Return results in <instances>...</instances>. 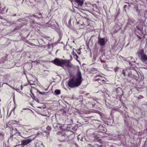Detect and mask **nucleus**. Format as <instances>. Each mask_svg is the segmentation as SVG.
<instances>
[{
  "label": "nucleus",
  "mask_w": 147,
  "mask_h": 147,
  "mask_svg": "<svg viewBox=\"0 0 147 147\" xmlns=\"http://www.w3.org/2000/svg\"><path fill=\"white\" fill-rule=\"evenodd\" d=\"M137 55L139 58L143 62H146L147 61V55L144 53L143 49L138 50L137 52Z\"/></svg>",
  "instance_id": "2"
},
{
  "label": "nucleus",
  "mask_w": 147,
  "mask_h": 147,
  "mask_svg": "<svg viewBox=\"0 0 147 147\" xmlns=\"http://www.w3.org/2000/svg\"><path fill=\"white\" fill-rule=\"evenodd\" d=\"M35 138L34 137L32 139H28L21 141V145H26L29 144Z\"/></svg>",
  "instance_id": "4"
},
{
  "label": "nucleus",
  "mask_w": 147,
  "mask_h": 147,
  "mask_svg": "<svg viewBox=\"0 0 147 147\" xmlns=\"http://www.w3.org/2000/svg\"><path fill=\"white\" fill-rule=\"evenodd\" d=\"M35 100L37 102H39V100H38V99H36Z\"/></svg>",
  "instance_id": "22"
},
{
  "label": "nucleus",
  "mask_w": 147,
  "mask_h": 147,
  "mask_svg": "<svg viewBox=\"0 0 147 147\" xmlns=\"http://www.w3.org/2000/svg\"><path fill=\"white\" fill-rule=\"evenodd\" d=\"M100 77L102 78V76H100Z\"/></svg>",
  "instance_id": "28"
},
{
  "label": "nucleus",
  "mask_w": 147,
  "mask_h": 147,
  "mask_svg": "<svg viewBox=\"0 0 147 147\" xmlns=\"http://www.w3.org/2000/svg\"><path fill=\"white\" fill-rule=\"evenodd\" d=\"M7 85H8L11 88H13V89L14 90H15V88L11 86H10L7 83H5Z\"/></svg>",
  "instance_id": "18"
},
{
  "label": "nucleus",
  "mask_w": 147,
  "mask_h": 147,
  "mask_svg": "<svg viewBox=\"0 0 147 147\" xmlns=\"http://www.w3.org/2000/svg\"><path fill=\"white\" fill-rule=\"evenodd\" d=\"M82 82V77L80 71H78L76 76L74 78L70 79L68 81V85L69 87L73 88L79 86Z\"/></svg>",
  "instance_id": "1"
},
{
  "label": "nucleus",
  "mask_w": 147,
  "mask_h": 147,
  "mask_svg": "<svg viewBox=\"0 0 147 147\" xmlns=\"http://www.w3.org/2000/svg\"><path fill=\"white\" fill-rule=\"evenodd\" d=\"M21 90H22V85L21 86Z\"/></svg>",
  "instance_id": "25"
},
{
  "label": "nucleus",
  "mask_w": 147,
  "mask_h": 147,
  "mask_svg": "<svg viewBox=\"0 0 147 147\" xmlns=\"http://www.w3.org/2000/svg\"><path fill=\"white\" fill-rule=\"evenodd\" d=\"M125 69H123L122 70V74L124 75V76H125Z\"/></svg>",
  "instance_id": "15"
},
{
  "label": "nucleus",
  "mask_w": 147,
  "mask_h": 147,
  "mask_svg": "<svg viewBox=\"0 0 147 147\" xmlns=\"http://www.w3.org/2000/svg\"><path fill=\"white\" fill-rule=\"evenodd\" d=\"M38 14L40 16H39V17L37 16H36V15H33L32 16V17L35 18L37 19H40V18H42V16L41 15V13H38Z\"/></svg>",
  "instance_id": "10"
},
{
  "label": "nucleus",
  "mask_w": 147,
  "mask_h": 147,
  "mask_svg": "<svg viewBox=\"0 0 147 147\" xmlns=\"http://www.w3.org/2000/svg\"><path fill=\"white\" fill-rule=\"evenodd\" d=\"M57 134H59L61 137V138L63 140H64L67 138V135H66L65 132H63L61 133H59V132L57 133Z\"/></svg>",
  "instance_id": "7"
},
{
  "label": "nucleus",
  "mask_w": 147,
  "mask_h": 147,
  "mask_svg": "<svg viewBox=\"0 0 147 147\" xmlns=\"http://www.w3.org/2000/svg\"><path fill=\"white\" fill-rule=\"evenodd\" d=\"M47 130H48L49 131H50L51 130V128L50 126H48L46 128Z\"/></svg>",
  "instance_id": "16"
},
{
  "label": "nucleus",
  "mask_w": 147,
  "mask_h": 147,
  "mask_svg": "<svg viewBox=\"0 0 147 147\" xmlns=\"http://www.w3.org/2000/svg\"><path fill=\"white\" fill-rule=\"evenodd\" d=\"M140 96V98H144L143 96ZM140 98V97H139L138 98L139 99Z\"/></svg>",
  "instance_id": "20"
},
{
  "label": "nucleus",
  "mask_w": 147,
  "mask_h": 147,
  "mask_svg": "<svg viewBox=\"0 0 147 147\" xmlns=\"http://www.w3.org/2000/svg\"><path fill=\"white\" fill-rule=\"evenodd\" d=\"M54 127L55 129L56 130L61 129L62 127L61 124H54Z\"/></svg>",
  "instance_id": "9"
},
{
  "label": "nucleus",
  "mask_w": 147,
  "mask_h": 147,
  "mask_svg": "<svg viewBox=\"0 0 147 147\" xmlns=\"http://www.w3.org/2000/svg\"><path fill=\"white\" fill-rule=\"evenodd\" d=\"M114 69V71H115V72H116L117 71V70L116 69V68H115Z\"/></svg>",
  "instance_id": "24"
},
{
  "label": "nucleus",
  "mask_w": 147,
  "mask_h": 147,
  "mask_svg": "<svg viewBox=\"0 0 147 147\" xmlns=\"http://www.w3.org/2000/svg\"><path fill=\"white\" fill-rule=\"evenodd\" d=\"M30 92L31 93V94H32L33 96H34V94L32 93V90H30Z\"/></svg>",
  "instance_id": "21"
},
{
  "label": "nucleus",
  "mask_w": 147,
  "mask_h": 147,
  "mask_svg": "<svg viewBox=\"0 0 147 147\" xmlns=\"http://www.w3.org/2000/svg\"><path fill=\"white\" fill-rule=\"evenodd\" d=\"M7 85H8L11 88H13V89L14 90H15V88L11 86H10L7 83H5Z\"/></svg>",
  "instance_id": "17"
},
{
  "label": "nucleus",
  "mask_w": 147,
  "mask_h": 147,
  "mask_svg": "<svg viewBox=\"0 0 147 147\" xmlns=\"http://www.w3.org/2000/svg\"><path fill=\"white\" fill-rule=\"evenodd\" d=\"M72 3H74L75 4H77L78 5L82 6L84 2L81 0H70Z\"/></svg>",
  "instance_id": "6"
},
{
  "label": "nucleus",
  "mask_w": 147,
  "mask_h": 147,
  "mask_svg": "<svg viewBox=\"0 0 147 147\" xmlns=\"http://www.w3.org/2000/svg\"><path fill=\"white\" fill-rule=\"evenodd\" d=\"M77 53L79 54L80 55L81 53V52L80 50L79 49H78L77 51Z\"/></svg>",
  "instance_id": "19"
},
{
  "label": "nucleus",
  "mask_w": 147,
  "mask_h": 147,
  "mask_svg": "<svg viewBox=\"0 0 147 147\" xmlns=\"http://www.w3.org/2000/svg\"><path fill=\"white\" fill-rule=\"evenodd\" d=\"M54 92L56 95H59L60 94L61 91L57 89L55 90Z\"/></svg>",
  "instance_id": "12"
},
{
  "label": "nucleus",
  "mask_w": 147,
  "mask_h": 147,
  "mask_svg": "<svg viewBox=\"0 0 147 147\" xmlns=\"http://www.w3.org/2000/svg\"><path fill=\"white\" fill-rule=\"evenodd\" d=\"M78 24H79L80 25H86L84 24V22L81 19L79 21L77 22Z\"/></svg>",
  "instance_id": "11"
},
{
  "label": "nucleus",
  "mask_w": 147,
  "mask_h": 147,
  "mask_svg": "<svg viewBox=\"0 0 147 147\" xmlns=\"http://www.w3.org/2000/svg\"><path fill=\"white\" fill-rule=\"evenodd\" d=\"M100 61H101V63H102L103 62H104L101 59H100Z\"/></svg>",
  "instance_id": "23"
},
{
  "label": "nucleus",
  "mask_w": 147,
  "mask_h": 147,
  "mask_svg": "<svg viewBox=\"0 0 147 147\" xmlns=\"http://www.w3.org/2000/svg\"><path fill=\"white\" fill-rule=\"evenodd\" d=\"M106 42V41L104 38H98V43L100 46H103L104 45Z\"/></svg>",
  "instance_id": "5"
},
{
  "label": "nucleus",
  "mask_w": 147,
  "mask_h": 147,
  "mask_svg": "<svg viewBox=\"0 0 147 147\" xmlns=\"http://www.w3.org/2000/svg\"><path fill=\"white\" fill-rule=\"evenodd\" d=\"M73 55L74 56V57L76 58L77 61H78L77 59L78 58V56L75 53H74V54H73Z\"/></svg>",
  "instance_id": "13"
},
{
  "label": "nucleus",
  "mask_w": 147,
  "mask_h": 147,
  "mask_svg": "<svg viewBox=\"0 0 147 147\" xmlns=\"http://www.w3.org/2000/svg\"><path fill=\"white\" fill-rule=\"evenodd\" d=\"M40 94H43V93H42L41 92H40Z\"/></svg>",
  "instance_id": "27"
},
{
  "label": "nucleus",
  "mask_w": 147,
  "mask_h": 147,
  "mask_svg": "<svg viewBox=\"0 0 147 147\" xmlns=\"http://www.w3.org/2000/svg\"><path fill=\"white\" fill-rule=\"evenodd\" d=\"M95 81H104L105 80H102V79H101L100 78H98L96 79H95L94 80Z\"/></svg>",
  "instance_id": "14"
},
{
  "label": "nucleus",
  "mask_w": 147,
  "mask_h": 147,
  "mask_svg": "<svg viewBox=\"0 0 147 147\" xmlns=\"http://www.w3.org/2000/svg\"><path fill=\"white\" fill-rule=\"evenodd\" d=\"M64 60L56 58L54 60L51 61L54 64L63 67V66Z\"/></svg>",
  "instance_id": "3"
},
{
  "label": "nucleus",
  "mask_w": 147,
  "mask_h": 147,
  "mask_svg": "<svg viewBox=\"0 0 147 147\" xmlns=\"http://www.w3.org/2000/svg\"><path fill=\"white\" fill-rule=\"evenodd\" d=\"M64 63H63V65H65L67 67H71L72 65L71 63L68 61H67L66 60L64 59Z\"/></svg>",
  "instance_id": "8"
},
{
  "label": "nucleus",
  "mask_w": 147,
  "mask_h": 147,
  "mask_svg": "<svg viewBox=\"0 0 147 147\" xmlns=\"http://www.w3.org/2000/svg\"><path fill=\"white\" fill-rule=\"evenodd\" d=\"M99 77V75H97L95 76V77Z\"/></svg>",
  "instance_id": "26"
}]
</instances>
